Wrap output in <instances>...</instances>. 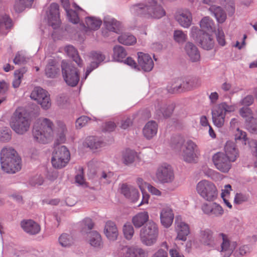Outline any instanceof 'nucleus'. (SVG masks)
Wrapping results in <instances>:
<instances>
[{"mask_svg": "<svg viewBox=\"0 0 257 257\" xmlns=\"http://www.w3.org/2000/svg\"><path fill=\"white\" fill-rule=\"evenodd\" d=\"M138 68L140 67L143 71L149 72L154 67V62L151 57L148 54L143 52L138 53Z\"/></svg>", "mask_w": 257, "mask_h": 257, "instance_id": "15", "label": "nucleus"}, {"mask_svg": "<svg viewBox=\"0 0 257 257\" xmlns=\"http://www.w3.org/2000/svg\"><path fill=\"white\" fill-rule=\"evenodd\" d=\"M158 131V124L156 121L152 120L146 123L143 128V134L147 139H151L156 135Z\"/></svg>", "mask_w": 257, "mask_h": 257, "instance_id": "31", "label": "nucleus"}, {"mask_svg": "<svg viewBox=\"0 0 257 257\" xmlns=\"http://www.w3.org/2000/svg\"><path fill=\"white\" fill-rule=\"evenodd\" d=\"M59 241L60 244L64 247L69 246L73 243L72 236L66 233L61 234L59 237Z\"/></svg>", "mask_w": 257, "mask_h": 257, "instance_id": "48", "label": "nucleus"}, {"mask_svg": "<svg viewBox=\"0 0 257 257\" xmlns=\"http://www.w3.org/2000/svg\"><path fill=\"white\" fill-rule=\"evenodd\" d=\"M174 218L172 209L168 206H164L160 212L161 223L166 228L172 224Z\"/></svg>", "mask_w": 257, "mask_h": 257, "instance_id": "21", "label": "nucleus"}, {"mask_svg": "<svg viewBox=\"0 0 257 257\" xmlns=\"http://www.w3.org/2000/svg\"><path fill=\"white\" fill-rule=\"evenodd\" d=\"M203 31H201L197 27H192L191 30V36L197 41L199 39V36H201Z\"/></svg>", "mask_w": 257, "mask_h": 257, "instance_id": "60", "label": "nucleus"}, {"mask_svg": "<svg viewBox=\"0 0 257 257\" xmlns=\"http://www.w3.org/2000/svg\"><path fill=\"white\" fill-rule=\"evenodd\" d=\"M201 209L205 214L215 217H220L224 213L222 207L215 202L211 204L204 203L202 205Z\"/></svg>", "mask_w": 257, "mask_h": 257, "instance_id": "18", "label": "nucleus"}, {"mask_svg": "<svg viewBox=\"0 0 257 257\" xmlns=\"http://www.w3.org/2000/svg\"><path fill=\"white\" fill-rule=\"evenodd\" d=\"M175 230L177 233L176 239L186 241L190 233L189 225L183 221L181 216H177L175 219Z\"/></svg>", "mask_w": 257, "mask_h": 257, "instance_id": "14", "label": "nucleus"}, {"mask_svg": "<svg viewBox=\"0 0 257 257\" xmlns=\"http://www.w3.org/2000/svg\"><path fill=\"white\" fill-rule=\"evenodd\" d=\"M197 41L204 49L209 50L212 49L214 47V40L212 36L207 33H203L201 36H199V39Z\"/></svg>", "mask_w": 257, "mask_h": 257, "instance_id": "29", "label": "nucleus"}, {"mask_svg": "<svg viewBox=\"0 0 257 257\" xmlns=\"http://www.w3.org/2000/svg\"><path fill=\"white\" fill-rule=\"evenodd\" d=\"M216 38L217 41L220 45L224 46L225 45V36L223 31L222 30L218 29Z\"/></svg>", "mask_w": 257, "mask_h": 257, "instance_id": "58", "label": "nucleus"}, {"mask_svg": "<svg viewBox=\"0 0 257 257\" xmlns=\"http://www.w3.org/2000/svg\"><path fill=\"white\" fill-rule=\"evenodd\" d=\"M174 38L178 43H183L186 41L187 35L181 30H176L174 33Z\"/></svg>", "mask_w": 257, "mask_h": 257, "instance_id": "53", "label": "nucleus"}, {"mask_svg": "<svg viewBox=\"0 0 257 257\" xmlns=\"http://www.w3.org/2000/svg\"><path fill=\"white\" fill-rule=\"evenodd\" d=\"M70 159V154L64 146H55L51 162L53 166L57 169H62L68 163Z\"/></svg>", "mask_w": 257, "mask_h": 257, "instance_id": "8", "label": "nucleus"}, {"mask_svg": "<svg viewBox=\"0 0 257 257\" xmlns=\"http://www.w3.org/2000/svg\"><path fill=\"white\" fill-rule=\"evenodd\" d=\"M247 139L246 133L237 128L235 133V140L236 142L240 141L243 145H245Z\"/></svg>", "mask_w": 257, "mask_h": 257, "instance_id": "49", "label": "nucleus"}, {"mask_svg": "<svg viewBox=\"0 0 257 257\" xmlns=\"http://www.w3.org/2000/svg\"><path fill=\"white\" fill-rule=\"evenodd\" d=\"M11 126L16 133L23 135L29 130L30 120L25 113L16 110L12 118Z\"/></svg>", "mask_w": 257, "mask_h": 257, "instance_id": "7", "label": "nucleus"}, {"mask_svg": "<svg viewBox=\"0 0 257 257\" xmlns=\"http://www.w3.org/2000/svg\"><path fill=\"white\" fill-rule=\"evenodd\" d=\"M13 27L12 20L9 16H0V34L7 35Z\"/></svg>", "mask_w": 257, "mask_h": 257, "instance_id": "30", "label": "nucleus"}, {"mask_svg": "<svg viewBox=\"0 0 257 257\" xmlns=\"http://www.w3.org/2000/svg\"><path fill=\"white\" fill-rule=\"evenodd\" d=\"M248 199V195L242 193H237L235 196L234 202L236 204H240L243 202L246 201Z\"/></svg>", "mask_w": 257, "mask_h": 257, "instance_id": "56", "label": "nucleus"}, {"mask_svg": "<svg viewBox=\"0 0 257 257\" xmlns=\"http://www.w3.org/2000/svg\"><path fill=\"white\" fill-rule=\"evenodd\" d=\"M11 138L10 130L6 129L2 131H0V141L6 142L9 141Z\"/></svg>", "mask_w": 257, "mask_h": 257, "instance_id": "59", "label": "nucleus"}, {"mask_svg": "<svg viewBox=\"0 0 257 257\" xmlns=\"http://www.w3.org/2000/svg\"><path fill=\"white\" fill-rule=\"evenodd\" d=\"M69 21L73 24H78L79 22V18L77 13L72 9L66 12Z\"/></svg>", "mask_w": 257, "mask_h": 257, "instance_id": "50", "label": "nucleus"}, {"mask_svg": "<svg viewBox=\"0 0 257 257\" xmlns=\"http://www.w3.org/2000/svg\"><path fill=\"white\" fill-rule=\"evenodd\" d=\"M25 71L21 70H17L15 71L14 73V79L13 81V87L16 88L20 86L22 79L24 77V74Z\"/></svg>", "mask_w": 257, "mask_h": 257, "instance_id": "47", "label": "nucleus"}, {"mask_svg": "<svg viewBox=\"0 0 257 257\" xmlns=\"http://www.w3.org/2000/svg\"><path fill=\"white\" fill-rule=\"evenodd\" d=\"M122 232L126 239L128 240L132 239L135 233L133 225L130 222L125 223L122 227Z\"/></svg>", "mask_w": 257, "mask_h": 257, "instance_id": "44", "label": "nucleus"}, {"mask_svg": "<svg viewBox=\"0 0 257 257\" xmlns=\"http://www.w3.org/2000/svg\"><path fill=\"white\" fill-rule=\"evenodd\" d=\"M158 233L157 224L153 221H149L140 230L141 240L143 243L147 245H152L156 242Z\"/></svg>", "mask_w": 257, "mask_h": 257, "instance_id": "6", "label": "nucleus"}, {"mask_svg": "<svg viewBox=\"0 0 257 257\" xmlns=\"http://www.w3.org/2000/svg\"><path fill=\"white\" fill-rule=\"evenodd\" d=\"M136 157V153L135 152L130 150H126L123 156V163L126 165L132 164L134 162Z\"/></svg>", "mask_w": 257, "mask_h": 257, "instance_id": "46", "label": "nucleus"}, {"mask_svg": "<svg viewBox=\"0 0 257 257\" xmlns=\"http://www.w3.org/2000/svg\"><path fill=\"white\" fill-rule=\"evenodd\" d=\"M53 122L48 118H41L35 123L33 135L35 140L40 143L46 144L52 137Z\"/></svg>", "mask_w": 257, "mask_h": 257, "instance_id": "4", "label": "nucleus"}, {"mask_svg": "<svg viewBox=\"0 0 257 257\" xmlns=\"http://www.w3.org/2000/svg\"><path fill=\"white\" fill-rule=\"evenodd\" d=\"M131 12L135 15L150 17L160 19L166 15V12L156 0H147L146 4H140L133 6Z\"/></svg>", "mask_w": 257, "mask_h": 257, "instance_id": "1", "label": "nucleus"}, {"mask_svg": "<svg viewBox=\"0 0 257 257\" xmlns=\"http://www.w3.org/2000/svg\"><path fill=\"white\" fill-rule=\"evenodd\" d=\"M209 10L214 16L218 23H222L225 21L226 15L221 7L212 6Z\"/></svg>", "mask_w": 257, "mask_h": 257, "instance_id": "37", "label": "nucleus"}, {"mask_svg": "<svg viewBox=\"0 0 257 257\" xmlns=\"http://www.w3.org/2000/svg\"><path fill=\"white\" fill-rule=\"evenodd\" d=\"M239 114L242 117L246 118V120L250 119L251 117H253L252 116L251 109L248 107H242L240 108L239 110Z\"/></svg>", "mask_w": 257, "mask_h": 257, "instance_id": "55", "label": "nucleus"}, {"mask_svg": "<svg viewBox=\"0 0 257 257\" xmlns=\"http://www.w3.org/2000/svg\"><path fill=\"white\" fill-rule=\"evenodd\" d=\"M246 126L249 130L252 133H257V119L253 117H251L250 119L246 120Z\"/></svg>", "mask_w": 257, "mask_h": 257, "instance_id": "51", "label": "nucleus"}, {"mask_svg": "<svg viewBox=\"0 0 257 257\" xmlns=\"http://www.w3.org/2000/svg\"><path fill=\"white\" fill-rule=\"evenodd\" d=\"M88 241L93 247L100 248L103 246V242L100 234L96 231H92L88 233Z\"/></svg>", "mask_w": 257, "mask_h": 257, "instance_id": "34", "label": "nucleus"}, {"mask_svg": "<svg viewBox=\"0 0 257 257\" xmlns=\"http://www.w3.org/2000/svg\"><path fill=\"white\" fill-rule=\"evenodd\" d=\"M192 88V85L189 81L177 79L171 86L167 87L170 93H175L187 91Z\"/></svg>", "mask_w": 257, "mask_h": 257, "instance_id": "16", "label": "nucleus"}, {"mask_svg": "<svg viewBox=\"0 0 257 257\" xmlns=\"http://www.w3.org/2000/svg\"><path fill=\"white\" fill-rule=\"evenodd\" d=\"M212 160L215 168L222 173H227L232 167V162L223 152H218L214 154Z\"/></svg>", "mask_w": 257, "mask_h": 257, "instance_id": "11", "label": "nucleus"}, {"mask_svg": "<svg viewBox=\"0 0 257 257\" xmlns=\"http://www.w3.org/2000/svg\"><path fill=\"white\" fill-rule=\"evenodd\" d=\"M126 56V52L124 48L120 46H116L113 48V59L118 62L123 61Z\"/></svg>", "mask_w": 257, "mask_h": 257, "instance_id": "42", "label": "nucleus"}, {"mask_svg": "<svg viewBox=\"0 0 257 257\" xmlns=\"http://www.w3.org/2000/svg\"><path fill=\"white\" fill-rule=\"evenodd\" d=\"M124 63L130 66L132 68L140 70V68H138V64L136 61L131 57H128L123 61Z\"/></svg>", "mask_w": 257, "mask_h": 257, "instance_id": "63", "label": "nucleus"}, {"mask_svg": "<svg viewBox=\"0 0 257 257\" xmlns=\"http://www.w3.org/2000/svg\"><path fill=\"white\" fill-rule=\"evenodd\" d=\"M223 150L224 155L232 163L235 162L239 156V150L235 144L232 141H227Z\"/></svg>", "mask_w": 257, "mask_h": 257, "instance_id": "20", "label": "nucleus"}, {"mask_svg": "<svg viewBox=\"0 0 257 257\" xmlns=\"http://www.w3.org/2000/svg\"><path fill=\"white\" fill-rule=\"evenodd\" d=\"M185 50L192 62H197L200 60V53L193 44L188 42L186 44Z\"/></svg>", "mask_w": 257, "mask_h": 257, "instance_id": "33", "label": "nucleus"}, {"mask_svg": "<svg viewBox=\"0 0 257 257\" xmlns=\"http://www.w3.org/2000/svg\"><path fill=\"white\" fill-rule=\"evenodd\" d=\"M172 147L174 149L181 147V155L183 160L189 163H195L198 158V148L192 140L184 141L182 138L177 137L174 138Z\"/></svg>", "mask_w": 257, "mask_h": 257, "instance_id": "3", "label": "nucleus"}, {"mask_svg": "<svg viewBox=\"0 0 257 257\" xmlns=\"http://www.w3.org/2000/svg\"><path fill=\"white\" fill-rule=\"evenodd\" d=\"M58 126L59 132H60V133L59 134V139H57V141L59 143H63L65 141V132L66 131V126L65 124L62 122H59Z\"/></svg>", "mask_w": 257, "mask_h": 257, "instance_id": "52", "label": "nucleus"}, {"mask_svg": "<svg viewBox=\"0 0 257 257\" xmlns=\"http://www.w3.org/2000/svg\"><path fill=\"white\" fill-rule=\"evenodd\" d=\"M2 169L8 173H15L21 169V159L12 148H4L1 153Z\"/></svg>", "mask_w": 257, "mask_h": 257, "instance_id": "2", "label": "nucleus"}, {"mask_svg": "<svg viewBox=\"0 0 257 257\" xmlns=\"http://www.w3.org/2000/svg\"><path fill=\"white\" fill-rule=\"evenodd\" d=\"M196 190L200 197L207 201H214L218 197V190L215 185L207 180L199 181L196 185Z\"/></svg>", "mask_w": 257, "mask_h": 257, "instance_id": "5", "label": "nucleus"}, {"mask_svg": "<svg viewBox=\"0 0 257 257\" xmlns=\"http://www.w3.org/2000/svg\"><path fill=\"white\" fill-rule=\"evenodd\" d=\"M65 51L67 55L71 58L78 66L82 67L83 61L79 56L77 50L73 46L68 45L66 46Z\"/></svg>", "mask_w": 257, "mask_h": 257, "instance_id": "35", "label": "nucleus"}, {"mask_svg": "<svg viewBox=\"0 0 257 257\" xmlns=\"http://www.w3.org/2000/svg\"><path fill=\"white\" fill-rule=\"evenodd\" d=\"M90 119L86 116H82L79 117L76 121V126L77 128H81L85 126Z\"/></svg>", "mask_w": 257, "mask_h": 257, "instance_id": "57", "label": "nucleus"}, {"mask_svg": "<svg viewBox=\"0 0 257 257\" xmlns=\"http://www.w3.org/2000/svg\"><path fill=\"white\" fill-rule=\"evenodd\" d=\"M218 105L223 109L225 114L227 112H232L234 111L237 107L235 104L229 105L225 102L220 103Z\"/></svg>", "mask_w": 257, "mask_h": 257, "instance_id": "54", "label": "nucleus"}, {"mask_svg": "<svg viewBox=\"0 0 257 257\" xmlns=\"http://www.w3.org/2000/svg\"><path fill=\"white\" fill-rule=\"evenodd\" d=\"M120 191L126 198L133 202H136L139 198V192L134 186L126 183L122 184L120 188Z\"/></svg>", "mask_w": 257, "mask_h": 257, "instance_id": "17", "label": "nucleus"}, {"mask_svg": "<svg viewBox=\"0 0 257 257\" xmlns=\"http://www.w3.org/2000/svg\"><path fill=\"white\" fill-rule=\"evenodd\" d=\"M156 176L158 180L162 183H171L174 179V174L171 166L165 163L158 168Z\"/></svg>", "mask_w": 257, "mask_h": 257, "instance_id": "12", "label": "nucleus"}, {"mask_svg": "<svg viewBox=\"0 0 257 257\" xmlns=\"http://www.w3.org/2000/svg\"><path fill=\"white\" fill-rule=\"evenodd\" d=\"M157 114L160 116L161 115L165 117H169L172 113L174 110V106L165 104L163 102H158L155 105Z\"/></svg>", "mask_w": 257, "mask_h": 257, "instance_id": "27", "label": "nucleus"}, {"mask_svg": "<svg viewBox=\"0 0 257 257\" xmlns=\"http://www.w3.org/2000/svg\"><path fill=\"white\" fill-rule=\"evenodd\" d=\"M254 101V98L252 95H248L245 96L243 99H242L240 103L241 105H245V106H249L251 105Z\"/></svg>", "mask_w": 257, "mask_h": 257, "instance_id": "61", "label": "nucleus"}, {"mask_svg": "<svg viewBox=\"0 0 257 257\" xmlns=\"http://www.w3.org/2000/svg\"><path fill=\"white\" fill-rule=\"evenodd\" d=\"M21 224L24 231L30 234H38L41 230L40 225L33 220H23Z\"/></svg>", "mask_w": 257, "mask_h": 257, "instance_id": "25", "label": "nucleus"}, {"mask_svg": "<svg viewBox=\"0 0 257 257\" xmlns=\"http://www.w3.org/2000/svg\"><path fill=\"white\" fill-rule=\"evenodd\" d=\"M104 232L108 239L115 240L117 239L118 231L114 222L108 221L106 222Z\"/></svg>", "mask_w": 257, "mask_h": 257, "instance_id": "26", "label": "nucleus"}, {"mask_svg": "<svg viewBox=\"0 0 257 257\" xmlns=\"http://www.w3.org/2000/svg\"><path fill=\"white\" fill-rule=\"evenodd\" d=\"M61 68L62 75L67 84L72 87L76 86L80 78L78 69L72 64L64 61Z\"/></svg>", "mask_w": 257, "mask_h": 257, "instance_id": "9", "label": "nucleus"}, {"mask_svg": "<svg viewBox=\"0 0 257 257\" xmlns=\"http://www.w3.org/2000/svg\"><path fill=\"white\" fill-rule=\"evenodd\" d=\"M104 25L106 29L110 32L118 33L120 28V23L114 19L105 18Z\"/></svg>", "mask_w": 257, "mask_h": 257, "instance_id": "36", "label": "nucleus"}, {"mask_svg": "<svg viewBox=\"0 0 257 257\" xmlns=\"http://www.w3.org/2000/svg\"><path fill=\"white\" fill-rule=\"evenodd\" d=\"M124 257H139V255L144 254V251L142 248L134 247H126Z\"/></svg>", "mask_w": 257, "mask_h": 257, "instance_id": "45", "label": "nucleus"}, {"mask_svg": "<svg viewBox=\"0 0 257 257\" xmlns=\"http://www.w3.org/2000/svg\"><path fill=\"white\" fill-rule=\"evenodd\" d=\"M149 218L148 212L147 211L141 212L135 215L132 219V221L136 228H140L146 223Z\"/></svg>", "mask_w": 257, "mask_h": 257, "instance_id": "32", "label": "nucleus"}, {"mask_svg": "<svg viewBox=\"0 0 257 257\" xmlns=\"http://www.w3.org/2000/svg\"><path fill=\"white\" fill-rule=\"evenodd\" d=\"M226 114L218 104L212 110V117L214 124L217 127H221L224 124Z\"/></svg>", "mask_w": 257, "mask_h": 257, "instance_id": "22", "label": "nucleus"}, {"mask_svg": "<svg viewBox=\"0 0 257 257\" xmlns=\"http://www.w3.org/2000/svg\"><path fill=\"white\" fill-rule=\"evenodd\" d=\"M116 127V124L114 122L108 121L105 123L103 130L105 132H111L113 131Z\"/></svg>", "mask_w": 257, "mask_h": 257, "instance_id": "64", "label": "nucleus"}, {"mask_svg": "<svg viewBox=\"0 0 257 257\" xmlns=\"http://www.w3.org/2000/svg\"><path fill=\"white\" fill-rule=\"evenodd\" d=\"M202 31H213L214 29V23L209 17H204L200 22Z\"/></svg>", "mask_w": 257, "mask_h": 257, "instance_id": "41", "label": "nucleus"}, {"mask_svg": "<svg viewBox=\"0 0 257 257\" xmlns=\"http://www.w3.org/2000/svg\"><path fill=\"white\" fill-rule=\"evenodd\" d=\"M175 19L182 27L188 28L192 23V14L187 10L179 11L176 14Z\"/></svg>", "mask_w": 257, "mask_h": 257, "instance_id": "23", "label": "nucleus"}, {"mask_svg": "<svg viewBox=\"0 0 257 257\" xmlns=\"http://www.w3.org/2000/svg\"><path fill=\"white\" fill-rule=\"evenodd\" d=\"M85 23L87 28L93 31L98 30L102 24V21L100 19L93 17L86 18Z\"/></svg>", "mask_w": 257, "mask_h": 257, "instance_id": "38", "label": "nucleus"}, {"mask_svg": "<svg viewBox=\"0 0 257 257\" xmlns=\"http://www.w3.org/2000/svg\"><path fill=\"white\" fill-rule=\"evenodd\" d=\"M60 71L58 63L56 60L50 59L45 69V74L48 77L55 78L59 74Z\"/></svg>", "mask_w": 257, "mask_h": 257, "instance_id": "28", "label": "nucleus"}, {"mask_svg": "<svg viewBox=\"0 0 257 257\" xmlns=\"http://www.w3.org/2000/svg\"><path fill=\"white\" fill-rule=\"evenodd\" d=\"M34 0H18L14 5V9L16 12L20 13L24 11L26 7L32 6Z\"/></svg>", "mask_w": 257, "mask_h": 257, "instance_id": "43", "label": "nucleus"}, {"mask_svg": "<svg viewBox=\"0 0 257 257\" xmlns=\"http://www.w3.org/2000/svg\"><path fill=\"white\" fill-rule=\"evenodd\" d=\"M91 57L92 59L96 60V62H98V64L105 59V56L103 54L95 52L91 53Z\"/></svg>", "mask_w": 257, "mask_h": 257, "instance_id": "62", "label": "nucleus"}, {"mask_svg": "<svg viewBox=\"0 0 257 257\" xmlns=\"http://www.w3.org/2000/svg\"><path fill=\"white\" fill-rule=\"evenodd\" d=\"M86 144L88 147L94 150L103 146L104 143L96 137L90 136L87 138Z\"/></svg>", "mask_w": 257, "mask_h": 257, "instance_id": "40", "label": "nucleus"}, {"mask_svg": "<svg viewBox=\"0 0 257 257\" xmlns=\"http://www.w3.org/2000/svg\"><path fill=\"white\" fill-rule=\"evenodd\" d=\"M49 25L55 29L58 28L61 24L60 19L59 6L56 3H52L47 12Z\"/></svg>", "mask_w": 257, "mask_h": 257, "instance_id": "13", "label": "nucleus"}, {"mask_svg": "<svg viewBox=\"0 0 257 257\" xmlns=\"http://www.w3.org/2000/svg\"><path fill=\"white\" fill-rule=\"evenodd\" d=\"M217 239H222L221 244V252L224 257H229L233 252L234 247L230 246V241L225 234L220 233L217 236Z\"/></svg>", "mask_w": 257, "mask_h": 257, "instance_id": "24", "label": "nucleus"}, {"mask_svg": "<svg viewBox=\"0 0 257 257\" xmlns=\"http://www.w3.org/2000/svg\"><path fill=\"white\" fill-rule=\"evenodd\" d=\"M118 42L125 45H132L137 42V39L133 35L125 33L123 34L118 38Z\"/></svg>", "mask_w": 257, "mask_h": 257, "instance_id": "39", "label": "nucleus"}, {"mask_svg": "<svg viewBox=\"0 0 257 257\" xmlns=\"http://www.w3.org/2000/svg\"><path fill=\"white\" fill-rule=\"evenodd\" d=\"M31 97L36 100L44 109L47 110L51 106L50 95L48 92L40 87L34 89L31 94Z\"/></svg>", "mask_w": 257, "mask_h": 257, "instance_id": "10", "label": "nucleus"}, {"mask_svg": "<svg viewBox=\"0 0 257 257\" xmlns=\"http://www.w3.org/2000/svg\"><path fill=\"white\" fill-rule=\"evenodd\" d=\"M199 240L202 244L209 247H214L217 244L216 241L213 236V232L209 229L200 230Z\"/></svg>", "mask_w": 257, "mask_h": 257, "instance_id": "19", "label": "nucleus"}]
</instances>
